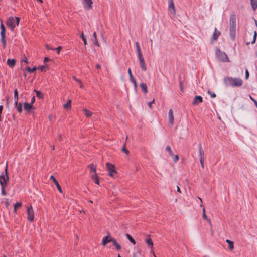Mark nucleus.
<instances>
[{"label":"nucleus","instance_id":"1","mask_svg":"<svg viewBox=\"0 0 257 257\" xmlns=\"http://www.w3.org/2000/svg\"><path fill=\"white\" fill-rule=\"evenodd\" d=\"M236 15L232 14L229 19V35L231 39L234 41L236 38Z\"/></svg>","mask_w":257,"mask_h":257},{"label":"nucleus","instance_id":"2","mask_svg":"<svg viewBox=\"0 0 257 257\" xmlns=\"http://www.w3.org/2000/svg\"><path fill=\"white\" fill-rule=\"evenodd\" d=\"M223 81L225 85L227 87H237L242 86L243 84L242 80L239 78L225 77L224 78Z\"/></svg>","mask_w":257,"mask_h":257},{"label":"nucleus","instance_id":"3","mask_svg":"<svg viewBox=\"0 0 257 257\" xmlns=\"http://www.w3.org/2000/svg\"><path fill=\"white\" fill-rule=\"evenodd\" d=\"M19 22L20 18L19 17H9L7 20L6 25L13 31L15 28L19 25Z\"/></svg>","mask_w":257,"mask_h":257},{"label":"nucleus","instance_id":"4","mask_svg":"<svg viewBox=\"0 0 257 257\" xmlns=\"http://www.w3.org/2000/svg\"><path fill=\"white\" fill-rule=\"evenodd\" d=\"M215 55L219 61L223 62L229 61V58L225 52L221 51L218 48H216Z\"/></svg>","mask_w":257,"mask_h":257},{"label":"nucleus","instance_id":"5","mask_svg":"<svg viewBox=\"0 0 257 257\" xmlns=\"http://www.w3.org/2000/svg\"><path fill=\"white\" fill-rule=\"evenodd\" d=\"M9 176L7 172V166L5 169V175L2 172L0 175V184L1 186H6L9 181Z\"/></svg>","mask_w":257,"mask_h":257},{"label":"nucleus","instance_id":"6","mask_svg":"<svg viewBox=\"0 0 257 257\" xmlns=\"http://www.w3.org/2000/svg\"><path fill=\"white\" fill-rule=\"evenodd\" d=\"M1 41L2 43L3 44L4 46L5 47L6 45V40L5 39V27L4 25L2 23V21L1 20Z\"/></svg>","mask_w":257,"mask_h":257},{"label":"nucleus","instance_id":"7","mask_svg":"<svg viewBox=\"0 0 257 257\" xmlns=\"http://www.w3.org/2000/svg\"><path fill=\"white\" fill-rule=\"evenodd\" d=\"M27 213L28 215V220H29L31 222H32L34 220V212L31 205L30 207H28Z\"/></svg>","mask_w":257,"mask_h":257},{"label":"nucleus","instance_id":"8","mask_svg":"<svg viewBox=\"0 0 257 257\" xmlns=\"http://www.w3.org/2000/svg\"><path fill=\"white\" fill-rule=\"evenodd\" d=\"M106 165L107 170L109 172V175L110 176H113V174L116 172L114 169V166L113 164L109 163H107Z\"/></svg>","mask_w":257,"mask_h":257},{"label":"nucleus","instance_id":"9","mask_svg":"<svg viewBox=\"0 0 257 257\" xmlns=\"http://www.w3.org/2000/svg\"><path fill=\"white\" fill-rule=\"evenodd\" d=\"M138 59L140 62V67L142 71H145L147 70V66L143 55L139 56Z\"/></svg>","mask_w":257,"mask_h":257},{"label":"nucleus","instance_id":"10","mask_svg":"<svg viewBox=\"0 0 257 257\" xmlns=\"http://www.w3.org/2000/svg\"><path fill=\"white\" fill-rule=\"evenodd\" d=\"M84 8L87 10H90L92 7L93 1L92 0H83Z\"/></svg>","mask_w":257,"mask_h":257},{"label":"nucleus","instance_id":"11","mask_svg":"<svg viewBox=\"0 0 257 257\" xmlns=\"http://www.w3.org/2000/svg\"><path fill=\"white\" fill-rule=\"evenodd\" d=\"M168 11L173 15L175 14V8L173 0H169Z\"/></svg>","mask_w":257,"mask_h":257},{"label":"nucleus","instance_id":"12","mask_svg":"<svg viewBox=\"0 0 257 257\" xmlns=\"http://www.w3.org/2000/svg\"><path fill=\"white\" fill-rule=\"evenodd\" d=\"M168 121L169 123L171 125H173L174 123V115L173 111L172 109H170L168 113Z\"/></svg>","mask_w":257,"mask_h":257},{"label":"nucleus","instance_id":"13","mask_svg":"<svg viewBox=\"0 0 257 257\" xmlns=\"http://www.w3.org/2000/svg\"><path fill=\"white\" fill-rule=\"evenodd\" d=\"M50 179L52 180L54 182V183H55V184L56 185V187H57V188L58 189V191L60 192V193H62V188L60 185V184H59L58 182L57 181V180L56 179V178L53 176V175H51L50 176Z\"/></svg>","mask_w":257,"mask_h":257},{"label":"nucleus","instance_id":"14","mask_svg":"<svg viewBox=\"0 0 257 257\" xmlns=\"http://www.w3.org/2000/svg\"><path fill=\"white\" fill-rule=\"evenodd\" d=\"M202 102V97L200 96H196L192 102V105H196Z\"/></svg>","mask_w":257,"mask_h":257},{"label":"nucleus","instance_id":"15","mask_svg":"<svg viewBox=\"0 0 257 257\" xmlns=\"http://www.w3.org/2000/svg\"><path fill=\"white\" fill-rule=\"evenodd\" d=\"M112 237L110 235H107L105 237H104L102 239V244L104 246L107 243L111 242Z\"/></svg>","mask_w":257,"mask_h":257},{"label":"nucleus","instance_id":"16","mask_svg":"<svg viewBox=\"0 0 257 257\" xmlns=\"http://www.w3.org/2000/svg\"><path fill=\"white\" fill-rule=\"evenodd\" d=\"M220 35V32L217 30V29L215 28L214 32L211 38L212 41H216L218 39L219 36Z\"/></svg>","mask_w":257,"mask_h":257},{"label":"nucleus","instance_id":"17","mask_svg":"<svg viewBox=\"0 0 257 257\" xmlns=\"http://www.w3.org/2000/svg\"><path fill=\"white\" fill-rule=\"evenodd\" d=\"M7 64L10 67L13 68L16 64V60L14 59H8Z\"/></svg>","mask_w":257,"mask_h":257},{"label":"nucleus","instance_id":"18","mask_svg":"<svg viewBox=\"0 0 257 257\" xmlns=\"http://www.w3.org/2000/svg\"><path fill=\"white\" fill-rule=\"evenodd\" d=\"M32 107L33 105L31 103L25 102L24 104V108L25 110L30 111V110L32 108Z\"/></svg>","mask_w":257,"mask_h":257},{"label":"nucleus","instance_id":"19","mask_svg":"<svg viewBox=\"0 0 257 257\" xmlns=\"http://www.w3.org/2000/svg\"><path fill=\"white\" fill-rule=\"evenodd\" d=\"M135 46H136V49H137V54H138V57L139 56L143 55L142 54L141 48L140 47L139 43L138 42H135Z\"/></svg>","mask_w":257,"mask_h":257},{"label":"nucleus","instance_id":"20","mask_svg":"<svg viewBox=\"0 0 257 257\" xmlns=\"http://www.w3.org/2000/svg\"><path fill=\"white\" fill-rule=\"evenodd\" d=\"M226 242L228 244L229 249L231 250H233L234 248V242L228 239H226Z\"/></svg>","mask_w":257,"mask_h":257},{"label":"nucleus","instance_id":"21","mask_svg":"<svg viewBox=\"0 0 257 257\" xmlns=\"http://www.w3.org/2000/svg\"><path fill=\"white\" fill-rule=\"evenodd\" d=\"M252 9L255 11L257 9V0H250Z\"/></svg>","mask_w":257,"mask_h":257},{"label":"nucleus","instance_id":"22","mask_svg":"<svg viewBox=\"0 0 257 257\" xmlns=\"http://www.w3.org/2000/svg\"><path fill=\"white\" fill-rule=\"evenodd\" d=\"M140 87H141L142 91L144 92V93L145 94L147 93V91H148L147 86L145 83H141Z\"/></svg>","mask_w":257,"mask_h":257},{"label":"nucleus","instance_id":"23","mask_svg":"<svg viewBox=\"0 0 257 257\" xmlns=\"http://www.w3.org/2000/svg\"><path fill=\"white\" fill-rule=\"evenodd\" d=\"M15 107L19 112V113H21L22 112V103H17V104H15Z\"/></svg>","mask_w":257,"mask_h":257},{"label":"nucleus","instance_id":"24","mask_svg":"<svg viewBox=\"0 0 257 257\" xmlns=\"http://www.w3.org/2000/svg\"><path fill=\"white\" fill-rule=\"evenodd\" d=\"M18 92L17 89H15L14 91V100H15V104H17L18 103Z\"/></svg>","mask_w":257,"mask_h":257},{"label":"nucleus","instance_id":"25","mask_svg":"<svg viewBox=\"0 0 257 257\" xmlns=\"http://www.w3.org/2000/svg\"><path fill=\"white\" fill-rule=\"evenodd\" d=\"M92 40L93 41L94 44L96 46H99L98 42L96 38V32H94L93 34V39Z\"/></svg>","mask_w":257,"mask_h":257},{"label":"nucleus","instance_id":"26","mask_svg":"<svg viewBox=\"0 0 257 257\" xmlns=\"http://www.w3.org/2000/svg\"><path fill=\"white\" fill-rule=\"evenodd\" d=\"M88 167L90 169L91 173H92V172H93L94 173H96V167L93 164H90L88 166Z\"/></svg>","mask_w":257,"mask_h":257},{"label":"nucleus","instance_id":"27","mask_svg":"<svg viewBox=\"0 0 257 257\" xmlns=\"http://www.w3.org/2000/svg\"><path fill=\"white\" fill-rule=\"evenodd\" d=\"M34 92H36V96L39 98H42L43 97V95L41 92L39 91H37L36 90H34Z\"/></svg>","mask_w":257,"mask_h":257},{"label":"nucleus","instance_id":"28","mask_svg":"<svg viewBox=\"0 0 257 257\" xmlns=\"http://www.w3.org/2000/svg\"><path fill=\"white\" fill-rule=\"evenodd\" d=\"M83 111L85 112V115L86 116V117H90L92 114V112H91L90 111H89L86 109H84Z\"/></svg>","mask_w":257,"mask_h":257},{"label":"nucleus","instance_id":"29","mask_svg":"<svg viewBox=\"0 0 257 257\" xmlns=\"http://www.w3.org/2000/svg\"><path fill=\"white\" fill-rule=\"evenodd\" d=\"M126 236L127 238L130 240V242H131L134 244H136V241L130 235H129L128 234H126Z\"/></svg>","mask_w":257,"mask_h":257},{"label":"nucleus","instance_id":"30","mask_svg":"<svg viewBox=\"0 0 257 257\" xmlns=\"http://www.w3.org/2000/svg\"><path fill=\"white\" fill-rule=\"evenodd\" d=\"M146 242L148 245L150 246L151 248H153V243L150 238H147L146 239Z\"/></svg>","mask_w":257,"mask_h":257},{"label":"nucleus","instance_id":"31","mask_svg":"<svg viewBox=\"0 0 257 257\" xmlns=\"http://www.w3.org/2000/svg\"><path fill=\"white\" fill-rule=\"evenodd\" d=\"M166 150L168 152V153H169L170 155L171 156H174V154L173 153V152L171 150V147L169 146H167L166 148Z\"/></svg>","mask_w":257,"mask_h":257},{"label":"nucleus","instance_id":"32","mask_svg":"<svg viewBox=\"0 0 257 257\" xmlns=\"http://www.w3.org/2000/svg\"><path fill=\"white\" fill-rule=\"evenodd\" d=\"M200 161L201 164V166L202 168H204V160L203 158L202 157L203 153L201 151H200Z\"/></svg>","mask_w":257,"mask_h":257},{"label":"nucleus","instance_id":"33","mask_svg":"<svg viewBox=\"0 0 257 257\" xmlns=\"http://www.w3.org/2000/svg\"><path fill=\"white\" fill-rule=\"evenodd\" d=\"M256 37H257V32H256V31H255L253 33V40L251 42L252 44H253L255 43L256 40Z\"/></svg>","mask_w":257,"mask_h":257},{"label":"nucleus","instance_id":"34","mask_svg":"<svg viewBox=\"0 0 257 257\" xmlns=\"http://www.w3.org/2000/svg\"><path fill=\"white\" fill-rule=\"evenodd\" d=\"M71 101L70 100H69L67 103L65 104L64 105V107L67 109L70 108H71Z\"/></svg>","mask_w":257,"mask_h":257},{"label":"nucleus","instance_id":"35","mask_svg":"<svg viewBox=\"0 0 257 257\" xmlns=\"http://www.w3.org/2000/svg\"><path fill=\"white\" fill-rule=\"evenodd\" d=\"M37 69V67H34L33 68H31L30 67H27V70L29 73H32L34 72Z\"/></svg>","mask_w":257,"mask_h":257},{"label":"nucleus","instance_id":"36","mask_svg":"<svg viewBox=\"0 0 257 257\" xmlns=\"http://www.w3.org/2000/svg\"><path fill=\"white\" fill-rule=\"evenodd\" d=\"M172 157L173 161L175 163H176L178 161L179 158V156L178 155H174V156H172Z\"/></svg>","mask_w":257,"mask_h":257},{"label":"nucleus","instance_id":"37","mask_svg":"<svg viewBox=\"0 0 257 257\" xmlns=\"http://www.w3.org/2000/svg\"><path fill=\"white\" fill-rule=\"evenodd\" d=\"M121 151L124 152L125 154H128L129 151L126 149L125 144H124L123 147L121 149Z\"/></svg>","mask_w":257,"mask_h":257},{"label":"nucleus","instance_id":"38","mask_svg":"<svg viewBox=\"0 0 257 257\" xmlns=\"http://www.w3.org/2000/svg\"><path fill=\"white\" fill-rule=\"evenodd\" d=\"M5 186H1V194L3 195V196H6L7 193L5 191Z\"/></svg>","mask_w":257,"mask_h":257},{"label":"nucleus","instance_id":"39","mask_svg":"<svg viewBox=\"0 0 257 257\" xmlns=\"http://www.w3.org/2000/svg\"><path fill=\"white\" fill-rule=\"evenodd\" d=\"M81 37L82 39V40L84 42V45H86L87 44V41H86V39L84 37V34L83 33L81 35Z\"/></svg>","mask_w":257,"mask_h":257},{"label":"nucleus","instance_id":"40","mask_svg":"<svg viewBox=\"0 0 257 257\" xmlns=\"http://www.w3.org/2000/svg\"><path fill=\"white\" fill-rule=\"evenodd\" d=\"M203 218L204 219L207 220V216L205 214V210L204 208L203 209Z\"/></svg>","mask_w":257,"mask_h":257},{"label":"nucleus","instance_id":"41","mask_svg":"<svg viewBox=\"0 0 257 257\" xmlns=\"http://www.w3.org/2000/svg\"><path fill=\"white\" fill-rule=\"evenodd\" d=\"M245 78L246 79H247L249 77V73L248 72V71L246 69L245 70Z\"/></svg>","mask_w":257,"mask_h":257},{"label":"nucleus","instance_id":"42","mask_svg":"<svg viewBox=\"0 0 257 257\" xmlns=\"http://www.w3.org/2000/svg\"><path fill=\"white\" fill-rule=\"evenodd\" d=\"M249 98L254 103V104L257 108V101L253 98H252L250 95H249Z\"/></svg>","mask_w":257,"mask_h":257},{"label":"nucleus","instance_id":"43","mask_svg":"<svg viewBox=\"0 0 257 257\" xmlns=\"http://www.w3.org/2000/svg\"><path fill=\"white\" fill-rule=\"evenodd\" d=\"M22 205L21 203L20 202H17L14 205V207L17 208L18 207H21Z\"/></svg>","mask_w":257,"mask_h":257},{"label":"nucleus","instance_id":"44","mask_svg":"<svg viewBox=\"0 0 257 257\" xmlns=\"http://www.w3.org/2000/svg\"><path fill=\"white\" fill-rule=\"evenodd\" d=\"M114 246L116 247V248L117 250H119L121 249V245L118 243L116 244Z\"/></svg>","mask_w":257,"mask_h":257},{"label":"nucleus","instance_id":"45","mask_svg":"<svg viewBox=\"0 0 257 257\" xmlns=\"http://www.w3.org/2000/svg\"><path fill=\"white\" fill-rule=\"evenodd\" d=\"M131 82L133 83L135 88H136L137 87V85L135 79H134V80H131Z\"/></svg>","mask_w":257,"mask_h":257},{"label":"nucleus","instance_id":"46","mask_svg":"<svg viewBox=\"0 0 257 257\" xmlns=\"http://www.w3.org/2000/svg\"><path fill=\"white\" fill-rule=\"evenodd\" d=\"M45 66H41L38 68V69H40L41 71H45Z\"/></svg>","mask_w":257,"mask_h":257},{"label":"nucleus","instance_id":"47","mask_svg":"<svg viewBox=\"0 0 257 257\" xmlns=\"http://www.w3.org/2000/svg\"><path fill=\"white\" fill-rule=\"evenodd\" d=\"M61 49H62L61 46H58L57 48L55 49L57 50V52L58 54L60 53V50H61Z\"/></svg>","mask_w":257,"mask_h":257},{"label":"nucleus","instance_id":"48","mask_svg":"<svg viewBox=\"0 0 257 257\" xmlns=\"http://www.w3.org/2000/svg\"><path fill=\"white\" fill-rule=\"evenodd\" d=\"M111 242L113 243V245H115L117 243L116 242V240L114 238L112 237V240Z\"/></svg>","mask_w":257,"mask_h":257},{"label":"nucleus","instance_id":"49","mask_svg":"<svg viewBox=\"0 0 257 257\" xmlns=\"http://www.w3.org/2000/svg\"><path fill=\"white\" fill-rule=\"evenodd\" d=\"M35 97L34 96H33L32 97V98H31V104H32V105H33V103L35 102Z\"/></svg>","mask_w":257,"mask_h":257},{"label":"nucleus","instance_id":"50","mask_svg":"<svg viewBox=\"0 0 257 257\" xmlns=\"http://www.w3.org/2000/svg\"><path fill=\"white\" fill-rule=\"evenodd\" d=\"M91 178L93 180H95L97 178L96 176V173H94V175H92Z\"/></svg>","mask_w":257,"mask_h":257},{"label":"nucleus","instance_id":"51","mask_svg":"<svg viewBox=\"0 0 257 257\" xmlns=\"http://www.w3.org/2000/svg\"><path fill=\"white\" fill-rule=\"evenodd\" d=\"M154 99H153L152 102H149L148 103V105L150 107V108H152V104L153 103H154Z\"/></svg>","mask_w":257,"mask_h":257},{"label":"nucleus","instance_id":"52","mask_svg":"<svg viewBox=\"0 0 257 257\" xmlns=\"http://www.w3.org/2000/svg\"><path fill=\"white\" fill-rule=\"evenodd\" d=\"M210 95L212 98H215L216 97V94L215 93H211L210 92Z\"/></svg>","mask_w":257,"mask_h":257},{"label":"nucleus","instance_id":"53","mask_svg":"<svg viewBox=\"0 0 257 257\" xmlns=\"http://www.w3.org/2000/svg\"><path fill=\"white\" fill-rule=\"evenodd\" d=\"M94 180L95 183L96 184H98V185H99V180L98 179V178H97V179H95V180Z\"/></svg>","mask_w":257,"mask_h":257},{"label":"nucleus","instance_id":"54","mask_svg":"<svg viewBox=\"0 0 257 257\" xmlns=\"http://www.w3.org/2000/svg\"><path fill=\"white\" fill-rule=\"evenodd\" d=\"M151 253L152 254H153V255L154 256V257H156V255H155V253H154V250H153V248H151Z\"/></svg>","mask_w":257,"mask_h":257},{"label":"nucleus","instance_id":"55","mask_svg":"<svg viewBox=\"0 0 257 257\" xmlns=\"http://www.w3.org/2000/svg\"><path fill=\"white\" fill-rule=\"evenodd\" d=\"M128 73L129 76H130V75H132V71H131V68H129V69H128Z\"/></svg>","mask_w":257,"mask_h":257},{"label":"nucleus","instance_id":"56","mask_svg":"<svg viewBox=\"0 0 257 257\" xmlns=\"http://www.w3.org/2000/svg\"><path fill=\"white\" fill-rule=\"evenodd\" d=\"M130 78V81L134 80L135 79L133 76V75L129 76Z\"/></svg>","mask_w":257,"mask_h":257},{"label":"nucleus","instance_id":"57","mask_svg":"<svg viewBox=\"0 0 257 257\" xmlns=\"http://www.w3.org/2000/svg\"><path fill=\"white\" fill-rule=\"evenodd\" d=\"M73 78L76 81V82H80V80L78 79H77L75 77H73Z\"/></svg>","mask_w":257,"mask_h":257},{"label":"nucleus","instance_id":"58","mask_svg":"<svg viewBox=\"0 0 257 257\" xmlns=\"http://www.w3.org/2000/svg\"><path fill=\"white\" fill-rule=\"evenodd\" d=\"M46 48H47L48 49L55 50V48H50V47H49V46H48V45H47V46H46Z\"/></svg>","mask_w":257,"mask_h":257},{"label":"nucleus","instance_id":"59","mask_svg":"<svg viewBox=\"0 0 257 257\" xmlns=\"http://www.w3.org/2000/svg\"><path fill=\"white\" fill-rule=\"evenodd\" d=\"M177 190L178 192L181 193L180 189L178 186H177Z\"/></svg>","mask_w":257,"mask_h":257},{"label":"nucleus","instance_id":"60","mask_svg":"<svg viewBox=\"0 0 257 257\" xmlns=\"http://www.w3.org/2000/svg\"><path fill=\"white\" fill-rule=\"evenodd\" d=\"M96 68H97V69H100V65H99V64H97V65H96Z\"/></svg>","mask_w":257,"mask_h":257},{"label":"nucleus","instance_id":"61","mask_svg":"<svg viewBox=\"0 0 257 257\" xmlns=\"http://www.w3.org/2000/svg\"><path fill=\"white\" fill-rule=\"evenodd\" d=\"M48 60H49V59H48V58L45 57V59H44V62L48 61Z\"/></svg>","mask_w":257,"mask_h":257},{"label":"nucleus","instance_id":"62","mask_svg":"<svg viewBox=\"0 0 257 257\" xmlns=\"http://www.w3.org/2000/svg\"><path fill=\"white\" fill-rule=\"evenodd\" d=\"M14 212L15 213H16V212H17V208H15V207H14Z\"/></svg>","mask_w":257,"mask_h":257},{"label":"nucleus","instance_id":"63","mask_svg":"<svg viewBox=\"0 0 257 257\" xmlns=\"http://www.w3.org/2000/svg\"><path fill=\"white\" fill-rule=\"evenodd\" d=\"M5 204H6V207H8V202H7V201H6V203H5Z\"/></svg>","mask_w":257,"mask_h":257},{"label":"nucleus","instance_id":"64","mask_svg":"<svg viewBox=\"0 0 257 257\" xmlns=\"http://www.w3.org/2000/svg\"><path fill=\"white\" fill-rule=\"evenodd\" d=\"M58 137H59V140H62L61 136L60 135H59Z\"/></svg>","mask_w":257,"mask_h":257}]
</instances>
